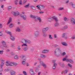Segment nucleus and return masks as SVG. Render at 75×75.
<instances>
[{
  "label": "nucleus",
  "instance_id": "1",
  "mask_svg": "<svg viewBox=\"0 0 75 75\" xmlns=\"http://www.w3.org/2000/svg\"><path fill=\"white\" fill-rule=\"evenodd\" d=\"M21 42L23 44V45H22L21 46L23 47V46L24 47H26L24 48L23 49V50L25 51L27 50H28V48H27L28 46L26 43H30V41L28 39H24L22 40Z\"/></svg>",
  "mask_w": 75,
  "mask_h": 75
},
{
  "label": "nucleus",
  "instance_id": "2",
  "mask_svg": "<svg viewBox=\"0 0 75 75\" xmlns=\"http://www.w3.org/2000/svg\"><path fill=\"white\" fill-rule=\"evenodd\" d=\"M30 18H33L35 19V21H37L38 20L40 22H42V20L41 18L38 16H33L32 15H30Z\"/></svg>",
  "mask_w": 75,
  "mask_h": 75
},
{
  "label": "nucleus",
  "instance_id": "3",
  "mask_svg": "<svg viewBox=\"0 0 75 75\" xmlns=\"http://www.w3.org/2000/svg\"><path fill=\"white\" fill-rule=\"evenodd\" d=\"M20 58L23 60L22 62V64L23 65H25L26 60V57L23 55H21L20 56Z\"/></svg>",
  "mask_w": 75,
  "mask_h": 75
},
{
  "label": "nucleus",
  "instance_id": "4",
  "mask_svg": "<svg viewBox=\"0 0 75 75\" xmlns=\"http://www.w3.org/2000/svg\"><path fill=\"white\" fill-rule=\"evenodd\" d=\"M61 52L62 50L59 48H57L54 51V53L55 55L57 54V53H61Z\"/></svg>",
  "mask_w": 75,
  "mask_h": 75
},
{
  "label": "nucleus",
  "instance_id": "5",
  "mask_svg": "<svg viewBox=\"0 0 75 75\" xmlns=\"http://www.w3.org/2000/svg\"><path fill=\"white\" fill-rule=\"evenodd\" d=\"M10 39L13 41L15 40L16 38L14 36H13V34H12V33L11 32H10Z\"/></svg>",
  "mask_w": 75,
  "mask_h": 75
},
{
  "label": "nucleus",
  "instance_id": "6",
  "mask_svg": "<svg viewBox=\"0 0 75 75\" xmlns=\"http://www.w3.org/2000/svg\"><path fill=\"white\" fill-rule=\"evenodd\" d=\"M0 61L2 62L1 64L0 65V67H1V68H2V67H3V66L5 64V61L4 60V59H0Z\"/></svg>",
  "mask_w": 75,
  "mask_h": 75
},
{
  "label": "nucleus",
  "instance_id": "7",
  "mask_svg": "<svg viewBox=\"0 0 75 75\" xmlns=\"http://www.w3.org/2000/svg\"><path fill=\"white\" fill-rule=\"evenodd\" d=\"M40 63L44 67V69H46L47 68V65L43 63V62L42 61H41L40 62Z\"/></svg>",
  "mask_w": 75,
  "mask_h": 75
},
{
  "label": "nucleus",
  "instance_id": "8",
  "mask_svg": "<svg viewBox=\"0 0 75 75\" xmlns=\"http://www.w3.org/2000/svg\"><path fill=\"white\" fill-rule=\"evenodd\" d=\"M40 33L38 31H36L34 33L35 37V38H37L39 35Z\"/></svg>",
  "mask_w": 75,
  "mask_h": 75
},
{
  "label": "nucleus",
  "instance_id": "9",
  "mask_svg": "<svg viewBox=\"0 0 75 75\" xmlns=\"http://www.w3.org/2000/svg\"><path fill=\"white\" fill-rule=\"evenodd\" d=\"M1 42L3 45V47H4V48H7L8 46L7 45H6V43L4 41H2Z\"/></svg>",
  "mask_w": 75,
  "mask_h": 75
},
{
  "label": "nucleus",
  "instance_id": "10",
  "mask_svg": "<svg viewBox=\"0 0 75 75\" xmlns=\"http://www.w3.org/2000/svg\"><path fill=\"white\" fill-rule=\"evenodd\" d=\"M36 7H38V9L40 10V11L41 10L40 9H43L45 8V6H44L39 5H38V6H36Z\"/></svg>",
  "mask_w": 75,
  "mask_h": 75
},
{
  "label": "nucleus",
  "instance_id": "11",
  "mask_svg": "<svg viewBox=\"0 0 75 75\" xmlns=\"http://www.w3.org/2000/svg\"><path fill=\"white\" fill-rule=\"evenodd\" d=\"M48 29L49 28L48 27L43 28L42 30V33L43 34L45 33L48 30Z\"/></svg>",
  "mask_w": 75,
  "mask_h": 75
},
{
  "label": "nucleus",
  "instance_id": "12",
  "mask_svg": "<svg viewBox=\"0 0 75 75\" xmlns=\"http://www.w3.org/2000/svg\"><path fill=\"white\" fill-rule=\"evenodd\" d=\"M30 73L31 75H34L35 74L34 72L33 69H30Z\"/></svg>",
  "mask_w": 75,
  "mask_h": 75
},
{
  "label": "nucleus",
  "instance_id": "13",
  "mask_svg": "<svg viewBox=\"0 0 75 75\" xmlns=\"http://www.w3.org/2000/svg\"><path fill=\"white\" fill-rule=\"evenodd\" d=\"M16 72L13 70H12L10 71V74L11 75H16Z\"/></svg>",
  "mask_w": 75,
  "mask_h": 75
},
{
  "label": "nucleus",
  "instance_id": "14",
  "mask_svg": "<svg viewBox=\"0 0 75 75\" xmlns=\"http://www.w3.org/2000/svg\"><path fill=\"white\" fill-rule=\"evenodd\" d=\"M20 16L25 20H26V19L27 16L25 15H24V16L21 15Z\"/></svg>",
  "mask_w": 75,
  "mask_h": 75
},
{
  "label": "nucleus",
  "instance_id": "15",
  "mask_svg": "<svg viewBox=\"0 0 75 75\" xmlns=\"http://www.w3.org/2000/svg\"><path fill=\"white\" fill-rule=\"evenodd\" d=\"M16 31L17 33L20 32L21 31V30L20 28L17 27L16 29Z\"/></svg>",
  "mask_w": 75,
  "mask_h": 75
},
{
  "label": "nucleus",
  "instance_id": "16",
  "mask_svg": "<svg viewBox=\"0 0 75 75\" xmlns=\"http://www.w3.org/2000/svg\"><path fill=\"white\" fill-rule=\"evenodd\" d=\"M20 15V13L18 12H16L14 13V16H16Z\"/></svg>",
  "mask_w": 75,
  "mask_h": 75
},
{
  "label": "nucleus",
  "instance_id": "17",
  "mask_svg": "<svg viewBox=\"0 0 75 75\" xmlns=\"http://www.w3.org/2000/svg\"><path fill=\"white\" fill-rule=\"evenodd\" d=\"M52 18L54 19L56 22H57L58 21V20L57 18L55 16L52 17Z\"/></svg>",
  "mask_w": 75,
  "mask_h": 75
},
{
  "label": "nucleus",
  "instance_id": "18",
  "mask_svg": "<svg viewBox=\"0 0 75 75\" xmlns=\"http://www.w3.org/2000/svg\"><path fill=\"white\" fill-rule=\"evenodd\" d=\"M71 22L73 24H75V21L74 18H72L71 19Z\"/></svg>",
  "mask_w": 75,
  "mask_h": 75
},
{
  "label": "nucleus",
  "instance_id": "19",
  "mask_svg": "<svg viewBox=\"0 0 75 75\" xmlns=\"http://www.w3.org/2000/svg\"><path fill=\"white\" fill-rule=\"evenodd\" d=\"M30 8L31 9L34 10H36V8L35 6H30Z\"/></svg>",
  "mask_w": 75,
  "mask_h": 75
},
{
  "label": "nucleus",
  "instance_id": "20",
  "mask_svg": "<svg viewBox=\"0 0 75 75\" xmlns=\"http://www.w3.org/2000/svg\"><path fill=\"white\" fill-rule=\"evenodd\" d=\"M49 51L47 50H44L42 51V52L44 53H47Z\"/></svg>",
  "mask_w": 75,
  "mask_h": 75
},
{
  "label": "nucleus",
  "instance_id": "21",
  "mask_svg": "<svg viewBox=\"0 0 75 75\" xmlns=\"http://www.w3.org/2000/svg\"><path fill=\"white\" fill-rule=\"evenodd\" d=\"M62 44L65 46H67L68 45L67 44V43L65 42H62Z\"/></svg>",
  "mask_w": 75,
  "mask_h": 75
},
{
  "label": "nucleus",
  "instance_id": "22",
  "mask_svg": "<svg viewBox=\"0 0 75 75\" xmlns=\"http://www.w3.org/2000/svg\"><path fill=\"white\" fill-rule=\"evenodd\" d=\"M59 64L62 67H64L65 66V65L64 64H62L60 63H59Z\"/></svg>",
  "mask_w": 75,
  "mask_h": 75
},
{
  "label": "nucleus",
  "instance_id": "23",
  "mask_svg": "<svg viewBox=\"0 0 75 75\" xmlns=\"http://www.w3.org/2000/svg\"><path fill=\"white\" fill-rule=\"evenodd\" d=\"M49 39H50V40H52L53 39V38L52 37V35H49Z\"/></svg>",
  "mask_w": 75,
  "mask_h": 75
},
{
  "label": "nucleus",
  "instance_id": "24",
  "mask_svg": "<svg viewBox=\"0 0 75 75\" xmlns=\"http://www.w3.org/2000/svg\"><path fill=\"white\" fill-rule=\"evenodd\" d=\"M40 57L43 59H44L46 57V56L42 54L41 55Z\"/></svg>",
  "mask_w": 75,
  "mask_h": 75
},
{
  "label": "nucleus",
  "instance_id": "25",
  "mask_svg": "<svg viewBox=\"0 0 75 75\" xmlns=\"http://www.w3.org/2000/svg\"><path fill=\"white\" fill-rule=\"evenodd\" d=\"M22 1L21 0H20L19 2V4L20 5H22Z\"/></svg>",
  "mask_w": 75,
  "mask_h": 75
},
{
  "label": "nucleus",
  "instance_id": "26",
  "mask_svg": "<svg viewBox=\"0 0 75 75\" xmlns=\"http://www.w3.org/2000/svg\"><path fill=\"white\" fill-rule=\"evenodd\" d=\"M59 24L57 22L54 24V26L55 27H57L59 25Z\"/></svg>",
  "mask_w": 75,
  "mask_h": 75
},
{
  "label": "nucleus",
  "instance_id": "27",
  "mask_svg": "<svg viewBox=\"0 0 75 75\" xmlns=\"http://www.w3.org/2000/svg\"><path fill=\"white\" fill-rule=\"evenodd\" d=\"M14 26V24H11L10 25V28H11Z\"/></svg>",
  "mask_w": 75,
  "mask_h": 75
},
{
  "label": "nucleus",
  "instance_id": "28",
  "mask_svg": "<svg viewBox=\"0 0 75 75\" xmlns=\"http://www.w3.org/2000/svg\"><path fill=\"white\" fill-rule=\"evenodd\" d=\"M14 66L13 62H11L10 63V66Z\"/></svg>",
  "mask_w": 75,
  "mask_h": 75
},
{
  "label": "nucleus",
  "instance_id": "29",
  "mask_svg": "<svg viewBox=\"0 0 75 75\" xmlns=\"http://www.w3.org/2000/svg\"><path fill=\"white\" fill-rule=\"evenodd\" d=\"M6 66H9L10 65V63H9L8 62H6Z\"/></svg>",
  "mask_w": 75,
  "mask_h": 75
},
{
  "label": "nucleus",
  "instance_id": "30",
  "mask_svg": "<svg viewBox=\"0 0 75 75\" xmlns=\"http://www.w3.org/2000/svg\"><path fill=\"white\" fill-rule=\"evenodd\" d=\"M30 5V4H29L28 5L24 6V7L25 8H27Z\"/></svg>",
  "mask_w": 75,
  "mask_h": 75
},
{
  "label": "nucleus",
  "instance_id": "31",
  "mask_svg": "<svg viewBox=\"0 0 75 75\" xmlns=\"http://www.w3.org/2000/svg\"><path fill=\"white\" fill-rule=\"evenodd\" d=\"M18 0H16L15 1V4L16 5H17L18 4Z\"/></svg>",
  "mask_w": 75,
  "mask_h": 75
},
{
  "label": "nucleus",
  "instance_id": "32",
  "mask_svg": "<svg viewBox=\"0 0 75 75\" xmlns=\"http://www.w3.org/2000/svg\"><path fill=\"white\" fill-rule=\"evenodd\" d=\"M14 58L15 59H18V57L17 55H16L15 56Z\"/></svg>",
  "mask_w": 75,
  "mask_h": 75
},
{
  "label": "nucleus",
  "instance_id": "33",
  "mask_svg": "<svg viewBox=\"0 0 75 75\" xmlns=\"http://www.w3.org/2000/svg\"><path fill=\"white\" fill-rule=\"evenodd\" d=\"M4 51L3 50H0V54L1 55H3Z\"/></svg>",
  "mask_w": 75,
  "mask_h": 75
},
{
  "label": "nucleus",
  "instance_id": "34",
  "mask_svg": "<svg viewBox=\"0 0 75 75\" xmlns=\"http://www.w3.org/2000/svg\"><path fill=\"white\" fill-rule=\"evenodd\" d=\"M10 71V68H8L6 69H5V71H7V72H8Z\"/></svg>",
  "mask_w": 75,
  "mask_h": 75
},
{
  "label": "nucleus",
  "instance_id": "35",
  "mask_svg": "<svg viewBox=\"0 0 75 75\" xmlns=\"http://www.w3.org/2000/svg\"><path fill=\"white\" fill-rule=\"evenodd\" d=\"M64 20L66 21H67L69 20V19H67L66 18H64Z\"/></svg>",
  "mask_w": 75,
  "mask_h": 75
},
{
  "label": "nucleus",
  "instance_id": "36",
  "mask_svg": "<svg viewBox=\"0 0 75 75\" xmlns=\"http://www.w3.org/2000/svg\"><path fill=\"white\" fill-rule=\"evenodd\" d=\"M17 49L18 50H21V47H20V46H19L18 47Z\"/></svg>",
  "mask_w": 75,
  "mask_h": 75
},
{
  "label": "nucleus",
  "instance_id": "37",
  "mask_svg": "<svg viewBox=\"0 0 75 75\" xmlns=\"http://www.w3.org/2000/svg\"><path fill=\"white\" fill-rule=\"evenodd\" d=\"M18 64L16 62H13V66H17Z\"/></svg>",
  "mask_w": 75,
  "mask_h": 75
},
{
  "label": "nucleus",
  "instance_id": "38",
  "mask_svg": "<svg viewBox=\"0 0 75 75\" xmlns=\"http://www.w3.org/2000/svg\"><path fill=\"white\" fill-rule=\"evenodd\" d=\"M23 73L24 75H26L27 74L26 72L25 71H23Z\"/></svg>",
  "mask_w": 75,
  "mask_h": 75
},
{
  "label": "nucleus",
  "instance_id": "39",
  "mask_svg": "<svg viewBox=\"0 0 75 75\" xmlns=\"http://www.w3.org/2000/svg\"><path fill=\"white\" fill-rule=\"evenodd\" d=\"M66 53L65 52H64L62 54V55L63 56H64L66 55Z\"/></svg>",
  "mask_w": 75,
  "mask_h": 75
},
{
  "label": "nucleus",
  "instance_id": "40",
  "mask_svg": "<svg viewBox=\"0 0 75 75\" xmlns=\"http://www.w3.org/2000/svg\"><path fill=\"white\" fill-rule=\"evenodd\" d=\"M68 65L69 66V67H70L71 68L72 67V66L70 64H68Z\"/></svg>",
  "mask_w": 75,
  "mask_h": 75
},
{
  "label": "nucleus",
  "instance_id": "41",
  "mask_svg": "<svg viewBox=\"0 0 75 75\" xmlns=\"http://www.w3.org/2000/svg\"><path fill=\"white\" fill-rule=\"evenodd\" d=\"M68 71V70H66L64 72V74H66L67 73V72Z\"/></svg>",
  "mask_w": 75,
  "mask_h": 75
},
{
  "label": "nucleus",
  "instance_id": "42",
  "mask_svg": "<svg viewBox=\"0 0 75 75\" xmlns=\"http://www.w3.org/2000/svg\"><path fill=\"white\" fill-rule=\"evenodd\" d=\"M38 68H36L35 69V71H36V72H38Z\"/></svg>",
  "mask_w": 75,
  "mask_h": 75
},
{
  "label": "nucleus",
  "instance_id": "43",
  "mask_svg": "<svg viewBox=\"0 0 75 75\" xmlns=\"http://www.w3.org/2000/svg\"><path fill=\"white\" fill-rule=\"evenodd\" d=\"M3 28V25L2 24H0V28Z\"/></svg>",
  "mask_w": 75,
  "mask_h": 75
},
{
  "label": "nucleus",
  "instance_id": "44",
  "mask_svg": "<svg viewBox=\"0 0 75 75\" xmlns=\"http://www.w3.org/2000/svg\"><path fill=\"white\" fill-rule=\"evenodd\" d=\"M69 62H70V63H72L74 62L73 61L71 60V59H70V61H69Z\"/></svg>",
  "mask_w": 75,
  "mask_h": 75
},
{
  "label": "nucleus",
  "instance_id": "45",
  "mask_svg": "<svg viewBox=\"0 0 75 75\" xmlns=\"http://www.w3.org/2000/svg\"><path fill=\"white\" fill-rule=\"evenodd\" d=\"M52 20V19L51 18H49L48 19V21H51Z\"/></svg>",
  "mask_w": 75,
  "mask_h": 75
},
{
  "label": "nucleus",
  "instance_id": "46",
  "mask_svg": "<svg viewBox=\"0 0 75 75\" xmlns=\"http://www.w3.org/2000/svg\"><path fill=\"white\" fill-rule=\"evenodd\" d=\"M64 9V8H59V10H62Z\"/></svg>",
  "mask_w": 75,
  "mask_h": 75
},
{
  "label": "nucleus",
  "instance_id": "47",
  "mask_svg": "<svg viewBox=\"0 0 75 75\" xmlns=\"http://www.w3.org/2000/svg\"><path fill=\"white\" fill-rule=\"evenodd\" d=\"M26 1H27V0H24L23 1V4H25L26 3Z\"/></svg>",
  "mask_w": 75,
  "mask_h": 75
},
{
  "label": "nucleus",
  "instance_id": "48",
  "mask_svg": "<svg viewBox=\"0 0 75 75\" xmlns=\"http://www.w3.org/2000/svg\"><path fill=\"white\" fill-rule=\"evenodd\" d=\"M69 5H71V6H73V5H74V4L72 2H71L69 3Z\"/></svg>",
  "mask_w": 75,
  "mask_h": 75
},
{
  "label": "nucleus",
  "instance_id": "49",
  "mask_svg": "<svg viewBox=\"0 0 75 75\" xmlns=\"http://www.w3.org/2000/svg\"><path fill=\"white\" fill-rule=\"evenodd\" d=\"M10 24V20H8V22L6 23V25H8Z\"/></svg>",
  "mask_w": 75,
  "mask_h": 75
},
{
  "label": "nucleus",
  "instance_id": "50",
  "mask_svg": "<svg viewBox=\"0 0 75 75\" xmlns=\"http://www.w3.org/2000/svg\"><path fill=\"white\" fill-rule=\"evenodd\" d=\"M70 60V59H66V61L67 62H69Z\"/></svg>",
  "mask_w": 75,
  "mask_h": 75
},
{
  "label": "nucleus",
  "instance_id": "51",
  "mask_svg": "<svg viewBox=\"0 0 75 75\" xmlns=\"http://www.w3.org/2000/svg\"><path fill=\"white\" fill-rule=\"evenodd\" d=\"M43 36L44 37H46L47 36V35L46 34H44L43 35Z\"/></svg>",
  "mask_w": 75,
  "mask_h": 75
},
{
  "label": "nucleus",
  "instance_id": "52",
  "mask_svg": "<svg viewBox=\"0 0 75 75\" xmlns=\"http://www.w3.org/2000/svg\"><path fill=\"white\" fill-rule=\"evenodd\" d=\"M57 65V64L56 63H54L53 64V66H56Z\"/></svg>",
  "mask_w": 75,
  "mask_h": 75
},
{
  "label": "nucleus",
  "instance_id": "53",
  "mask_svg": "<svg viewBox=\"0 0 75 75\" xmlns=\"http://www.w3.org/2000/svg\"><path fill=\"white\" fill-rule=\"evenodd\" d=\"M5 31H6V33H8V34H10V32H9L7 30H6Z\"/></svg>",
  "mask_w": 75,
  "mask_h": 75
},
{
  "label": "nucleus",
  "instance_id": "54",
  "mask_svg": "<svg viewBox=\"0 0 75 75\" xmlns=\"http://www.w3.org/2000/svg\"><path fill=\"white\" fill-rule=\"evenodd\" d=\"M71 39H75V36H73L71 38Z\"/></svg>",
  "mask_w": 75,
  "mask_h": 75
},
{
  "label": "nucleus",
  "instance_id": "55",
  "mask_svg": "<svg viewBox=\"0 0 75 75\" xmlns=\"http://www.w3.org/2000/svg\"><path fill=\"white\" fill-rule=\"evenodd\" d=\"M44 12L43 11H40L39 12V14H42V13H43Z\"/></svg>",
  "mask_w": 75,
  "mask_h": 75
},
{
  "label": "nucleus",
  "instance_id": "56",
  "mask_svg": "<svg viewBox=\"0 0 75 75\" xmlns=\"http://www.w3.org/2000/svg\"><path fill=\"white\" fill-rule=\"evenodd\" d=\"M3 35V33L1 32H0V36H1Z\"/></svg>",
  "mask_w": 75,
  "mask_h": 75
},
{
  "label": "nucleus",
  "instance_id": "57",
  "mask_svg": "<svg viewBox=\"0 0 75 75\" xmlns=\"http://www.w3.org/2000/svg\"><path fill=\"white\" fill-rule=\"evenodd\" d=\"M53 69H56V66H53Z\"/></svg>",
  "mask_w": 75,
  "mask_h": 75
},
{
  "label": "nucleus",
  "instance_id": "58",
  "mask_svg": "<svg viewBox=\"0 0 75 75\" xmlns=\"http://www.w3.org/2000/svg\"><path fill=\"white\" fill-rule=\"evenodd\" d=\"M2 71H3V68H0V72H2Z\"/></svg>",
  "mask_w": 75,
  "mask_h": 75
},
{
  "label": "nucleus",
  "instance_id": "59",
  "mask_svg": "<svg viewBox=\"0 0 75 75\" xmlns=\"http://www.w3.org/2000/svg\"><path fill=\"white\" fill-rule=\"evenodd\" d=\"M12 21V18H10V22Z\"/></svg>",
  "mask_w": 75,
  "mask_h": 75
},
{
  "label": "nucleus",
  "instance_id": "60",
  "mask_svg": "<svg viewBox=\"0 0 75 75\" xmlns=\"http://www.w3.org/2000/svg\"><path fill=\"white\" fill-rule=\"evenodd\" d=\"M38 0H34V2H38Z\"/></svg>",
  "mask_w": 75,
  "mask_h": 75
},
{
  "label": "nucleus",
  "instance_id": "61",
  "mask_svg": "<svg viewBox=\"0 0 75 75\" xmlns=\"http://www.w3.org/2000/svg\"><path fill=\"white\" fill-rule=\"evenodd\" d=\"M56 61L55 60H53L52 61V63H54H54H55V62H56Z\"/></svg>",
  "mask_w": 75,
  "mask_h": 75
},
{
  "label": "nucleus",
  "instance_id": "62",
  "mask_svg": "<svg viewBox=\"0 0 75 75\" xmlns=\"http://www.w3.org/2000/svg\"><path fill=\"white\" fill-rule=\"evenodd\" d=\"M54 37L55 38H57V35L56 34H54Z\"/></svg>",
  "mask_w": 75,
  "mask_h": 75
},
{
  "label": "nucleus",
  "instance_id": "63",
  "mask_svg": "<svg viewBox=\"0 0 75 75\" xmlns=\"http://www.w3.org/2000/svg\"><path fill=\"white\" fill-rule=\"evenodd\" d=\"M66 35L65 34H63L62 35V37H64Z\"/></svg>",
  "mask_w": 75,
  "mask_h": 75
},
{
  "label": "nucleus",
  "instance_id": "64",
  "mask_svg": "<svg viewBox=\"0 0 75 75\" xmlns=\"http://www.w3.org/2000/svg\"><path fill=\"white\" fill-rule=\"evenodd\" d=\"M72 6L74 8H75V4H73Z\"/></svg>",
  "mask_w": 75,
  "mask_h": 75
}]
</instances>
